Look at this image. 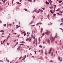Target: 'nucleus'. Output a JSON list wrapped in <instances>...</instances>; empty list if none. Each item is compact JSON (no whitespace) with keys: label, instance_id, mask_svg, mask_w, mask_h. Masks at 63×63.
Listing matches in <instances>:
<instances>
[{"label":"nucleus","instance_id":"1","mask_svg":"<svg viewBox=\"0 0 63 63\" xmlns=\"http://www.w3.org/2000/svg\"><path fill=\"white\" fill-rule=\"evenodd\" d=\"M32 36V38H33L34 40H35V37H36V35H35V34H34L33 35H33L32 34L31 35Z\"/></svg>","mask_w":63,"mask_h":63},{"label":"nucleus","instance_id":"2","mask_svg":"<svg viewBox=\"0 0 63 63\" xmlns=\"http://www.w3.org/2000/svg\"><path fill=\"white\" fill-rule=\"evenodd\" d=\"M50 32L48 31L47 30L46 32V35H49V34H50Z\"/></svg>","mask_w":63,"mask_h":63},{"label":"nucleus","instance_id":"3","mask_svg":"<svg viewBox=\"0 0 63 63\" xmlns=\"http://www.w3.org/2000/svg\"><path fill=\"white\" fill-rule=\"evenodd\" d=\"M54 39H55V37H54L53 38H51V42L52 43L53 41H54Z\"/></svg>","mask_w":63,"mask_h":63},{"label":"nucleus","instance_id":"4","mask_svg":"<svg viewBox=\"0 0 63 63\" xmlns=\"http://www.w3.org/2000/svg\"><path fill=\"white\" fill-rule=\"evenodd\" d=\"M31 41H32V39H31V38L30 37L29 38V42H31Z\"/></svg>","mask_w":63,"mask_h":63},{"label":"nucleus","instance_id":"5","mask_svg":"<svg viewBox=\"0 0 63 63\" xmlns=\"http://www.w3.org/2000/svg\"><path fill=\"white\" fill-rule=\"evenodd\" d=\"M47 42L49 44L50 43V41H49V39H48L47 40Z\"/></svg>","mask_w":63,"mask_h":63},{"label":"nucleus","instance_id":"6","mask_svg":"<svg viewBox=\"0 0 63 63\" xmlns=\"http://www.w3.org/2000/svg\"><path fill=\"white\" fill-rule=\"evenodd\" d=\"M45 3L46 4H48V5L49 4V2L47 1Z\"/></svg>","mask_w":63,"mask_h":63},{"label":"nucleus","instance_id":"7","mask_svg":"<svg viewBox=\"0 0 63 63\" xmlns=\"http://www.w3.org/2000/svg\"><path fill=\"white\" fill-rule=\"evenodd\" d=\"M46 34V33L45 32L44 33H43V34H42V36H44V35H45V34Z\"/></svg>","mask_w":63,"mask_h":63},{"label":"nucleus","instance_id":"8","mask_svg":"<svg viewBox=\"0 0 63 63\" xmlns=\"http://www.w3.org/2000/svg\"><path fill=\"white\" fill-rule=\"evenodd\" d=\"M50 12L51 13V14H53L54 12H52V10H50Z\"/></svg>","mask_w":63,"mask_h":63},{"label":"nucleus","instance_id":"9","mask_svg":"<svg viewBox=\"0 0 63 63\" xmlns=\"http://www.w3.org/2000/svg\"><path fill=\"white\" fill-rule=\"evenodd\" d=\"M42 23L41 22V23H40V22H38V23H37L36 24V25H38L39 24H42Z\"/></svg>","mask_w":63,"mask_h":63},{"label":"nucleus","instance_id":"10","mask_svg":"<svg viewBox=\"0 0 63 63\" xmlns=\"http://www.w3.org/2000/svg\"><path fill=\"white\" fill-rule=\"evenodd\" d=\"M20 47H21L19 46L18 48L17 49V50H18Z\"/></svg>","mask_w":63,"mask_h":63},{"label":"nucleus","instance_id":"11","mask_svg":"<svg viewBox=\"0 0 63 63\" xmlns=\"http://www.w3.org/2000/svg\"><path fill=\"white\" fill-rule=\"evenodd\" d=\"M29 40V38H27L26 39V41L27 42Z\"/></svg>","mask_w":63,"mask_h":63},{"label":"nucleus","instance_id":"12","mask_svg":"<svg viewBox=\"0 0 63 63\" xmlns=\"http://www.w3.org/2000/svg\"><path fill=\"white\" fill-rule=\"evenodd\" d=\"M41 33H43V28H42L41 29Z\"/></svg>","mask_w":63,"mask_h":63},{"label":"nucleus","instance_id":"13","mask_svg":"<svg viewBox=\"0 0 63 63\" xmlns=\"http://www.w3.org/2000/svg\"><path fill=\"white\" fill-rule=\"evenodd\" d=\"M62 2V0L59 1V3H61Z\"/></svg>","mask_w":63,"mask_h":63},{"label":"nucleus","instance_id":"14","mask_svg":"<svg viewBox=\"0 0 63 63\" xmlns=\"http://www.w3.org/2000/svg\"><path fill=\"white\" fill-rule=\"evenodd\" d=\"M33 21H32L30 23V24H32V23H33Z\"/></svg>","mask_w":63,"mask_h":63},{"label":"nucleus","instance_id":"15","mask_svg":"<svg viewBox=\"0 0 63 63\" xmlns=\"http://www.w3.org/2000/svg\"><path fill=\"white\" fill-rule=\"evenodd\" d=\"M3 26H5V27L6 26H7V25L6 24H4Z\"/></svg>","mask_w":63,"mask_h":63},{"label":"nucleus","instance_id":"16","mask_svg":"<svg viewBox=\"0 0 63 63\" xmlns=\"http://www.w3.org/2000/svg\"><path fill=\"white\" fill-rule=\"evenodd\" d=\"M0 32H4V30H1L0 31Z\"/></svg>","mask_w":63,"mask_h":63},{"label":"nucleus","instance_id":"17","mask_svg":"<svg viewBox=\"0 0 63 63\" xmlns=\"http://www.w3.org/2000/svg\"><path fill=\"white\" fill-rule=\"evenodd\" d=\"M17 4H21V3H19V2H17Z\"/></svg>","mask_w":63,"mask_h":63},{"label":"nucleus","instance_id":"18","mask_svg":"<svg viewBox=\"0 0 63 63\" xmlns=\"http://www.w3.org/2000/svg\"><path fill=\"white\" fill-rule=\"evenodd\" d=\"M38 40H39V42H40V41H41V40H40V38H39Z\"/></svg>","mask_w":63,"mask_h":63},{"label":"nucleus","instance_id":"19","mask_svg":"<svg viewBox=\"0 0 63 63\" xmlns=\"http://www.w3.org/2000/svg\"><path fill=\"white\" fill-rule=\"evenodd\" d=\"M39 47H41V48H42V46L41 45H40L39 46Z\"/></svg>","mask_w":63,"mask_h":63},{"label":"nucleus","instance_id":"20","mask_svg":"<svg viewBox=\"0 0 63 63\" xmlns=\"http://www.w3.org/2000/svg\"><path fill=\"white\" fill-rule=\"evenodd\" d=\"M5 2H6V0H4L3 1V2L4 3H5Z\"/></svg>","mask_w":63,"mask_h":63},{"label":"nucleus","instance_id":"21","mask_svg":"<svg viewBox=\"0 0 63 63\" xmlns=\"http://www.w3.org/2000/svg\"><path fill=\"white\" fill-rule=\"evenodd\" d=\"M24 10L26 11H27V9H24Z\"/></svg>","mask_w":63,"mask_h":63},{"label":"nucleus","instance_id":"22","mask_svg":"<svg viewBox=\"0 0 63 63\" xmlns=\"http://www.w3.org/2000/svg\"><path fill=\"white\" fill-rule=\"evenodd\" d=\"M22 58V57H20L19 58V59H21Z\"/></svg>","mask_w":63,"mask_h":63},{"label":"nucleus","instance_id":"23","mask_svg":"<svg viewBox=\"0 0 63 63\" xmlns=\"http://www.w3.org/2000/svg\"><path fill=\"white\" fill-rule=\"evenodd\" d=\"M14 1V0H13L12 1V4H13Z\"/></svg>","mask_w":63,"mask_h":63},{"label":"nucleus","instance_id":"24","mask_svg":"<svg viewBox=\"0 0 63 63\" xmlns=\"http://www.w3.org/2000/svg\"><path fill=\"white\" fill-rule=\"evenodd\" d=\"M54 12H55V9L54 8Z\"/></svg>","mask_w":63,"mask_h":63},{"label":"nucleus","instance_id":"25","mask_svg":"<svg viewBox=\"0 0 63 63\" xmlns=\"http://www.w3.org/2000/svg\"><path fill=\"white\" fill-rule=\"evenodd\" d=\"M16 26L17 27H20V26H18V25H16Z\"/></svg>","mask_w":63,"mask_h":63},{"label":"nucleus","instance_id":"26","mask_svg":"<svg viewBox=\"0 0 63 63\" xmlns=\"http://www.w3.org/2000/svg\"><path fill=\"white\" fill-rule=\"evenodd\" d=\"M63 23H61V24H60V25H63Z\"/></svg>","mask_w":63,"mask_h":63},{"label":"nucleus","instance_id":"27","mask_svg":"<svg viewBox=\"0 0 63 63\" xmlns=\"http://www.w3.org/2000/svg\"><path fill=\"white\" fill-rule=\"evenodd\" d=\"M51 49H52V48H50V50L49 51H51Z\"/></svg>","mask_w":63,"mask_h":63},{"label":"nucleus","instance_id":"28","mask_svg":"<svg viewBox=\"0 0 63 63\" xmlns=\"http://www.w3.org/2000/svg\"><path fill=\"white\" fill-rule=\"evenodd\" d=\"M26 55L25 56V57L24 58V59H25V58H26Z\"/></svg>","mask_w":63,"mask_h":63},{"label":"nucleus","instance_id":"29","mask_svg":"<svg viewBox=\"0 0 63 63\" xmlns=\"http://www.w3.org/2000/svg\"><path fill=\"white\" fill-rule=\"evenodd\" d=\"M58 60H59V61H60V57H59H59H58Z\"/></svg>","mask_w":63,"mask_h":63},{"label":"nucleus","instance_id":"30","mask_svg":"<svg viewBox=\"0 0 63 63\" xmlns=\"http://www.w3.org/2000/svg\"><path fill=\"white\" fill-rule=\"evenodd\" d=\"M9 25L10 26H11V25H12V24H9Z\"/></svg>","mask_w":63,"mask_h":63},{"label":"nucleus","instance_id":"31","mask_svg":"<svg viewBox=\"0 0 63 63\" xmlns=\"http://www.w3.org/2000/svg\"><path fill=\"white\" fill-rule=\"evenodd\" d=\"M35 26V25H32L31 26Z\"/></svg>","mask_w":63,"mask_h":63},{"label":"nucleus","instance_id":"32","mask_svg":"<svg viewBox=\"0 0 63 63\" xmlns=\"http://www.w3.org/2000/svg\"><path fill=\"white\" fill-rule=\"evenodd\" d=\"M50 52H51V51H49V52L48 53L49 54H50Z\"/></svg>","mask_w":63,"mask_h":63},{"label":"nucleus","instance_id":"33","mask_svg":"<svg viewBox=\"0 0 63 63\" xmlns=\"http://www.w3.org/2000/svg\"><path fill=\"white\" fill-rule=\"evenodd\" d=\"M35 46H37V42H36L35 43Z\"/></svg>","mask_w":63,"mask_h":63},{"label":"nucleus","instance_id":"34","mask_svg":"<svg viewBox=\"0 0 63 63\" xmlns=\"http://www.w3.org/2000/svg\"><path fill=\"white\" fill-rule=\"evenodd\" d=\"M28 1H29L31 2H32V0H28Z\"/></svg>","mask_w":63,"mask_h":63},{"label":"nucleus","instance_id":"35","mask_svg":"<svg viewBox=\"0 0 63 63\" xmlns=\"http://www.w3.org/2000/svg\"><path fill=\"white\" fill-rule=\"evenodd\" d=\"M58 11H59V10H60V9L59 8L57 9Z\"/></svg>","mask_w":63,"mask_h":63},{"label":"nucleus","instance_id":"36","mask_svg":"<svg viewBox=\"0 0 63 63\" xmlns=\"http://www.w3.org/2000/svg\"><path fill=\"white\" fill-rule=\"evenodd\" d=\"M37 13H40V11H38V12H36Z\"/></svg>","mask_w":63,"mask_h":63},{"label":"nucleus","instance_id":"37","mask_svg":"<svg viewBox=\"0 0 63 63\" xmlns=\"http://www.w3.org/2000/svg\"><path fill=\"white\" fill-rule=\"evenodd\" d=\"M57 14L58 15H60V14L58 13H57Z\"/></svg>","mask_w":63,"mask_h":63},{"label":"nucleus","instance_id":"38","mask_svg":"<svg viewBox=\"0 0 63 63\" xmlns=\"http://www.w3.org/2000/svg\"><path fill=\"white\" fill-rule=\"evenodd\" d=\"M17 44H18V42H17L16 43V45H17Z\"/></svg>","mask_w":63,"mask_h":63},{"label":"nucleus","instance_id":"39","mask_svg":"<svg viewBox=\"0 0 63 63\" xmlns=\"http://www.w3.org/2000/svg\"><path fill=\"white\" fill-rule=\"evenodd\" d=\"M26 35V33H25L24 34V36H25Z\"/></svg>","mask_w":63,"mask_h":63},{"label":"nucleus","instance_id":"40","mask_svg":"<svg viewBox=\"0 0 63 63\" xmlns=\"http://www.w3.org/2000/svg\"><path fill=\"white\" fill-rule=\"evenodd\" d=\"M23 45V44H20V46H22V45Z\"/></svg>","mask_w":63,"mask_h":63},{"label":"nucleus","instance_id":"41","mask_svg":"<svg viewBox=\"0 0 63 63\" xmlns=\"http://www.w3.org/2000/svg\"><path fill=\"white\" fill-rule=\"evenodd\" d=\"M35 41H33V44H35Z\"/></svg>","mask_w":63,"mask_h":63},{"label":"nucleus","instance_id":"42","mask_svg":"<svg viewBox=\"0 0 63 63\" xmlns=\"http://www.w3.org/2000/svg\"><path fill=\"white\" fill-rule=\"evenodd\" d=\"M5 40H4L3 42V43H5Z\"/></svg>","mask_w":63,"mask_h":63},{"label":"nucleus","instance_id":"43","mask_svg":"<svg viewBox=\"0 0 63 63\" xmlns=\"http://www.w3.org/2000/svg\"><path fill=\"white\" fill-rule=\"evenodd\" d=\"M60 13H61V14H62L63 13V12H62V11H60Z\"/></svg>","mask_w":63,"mask_h":63},{"label":"nucleus","instance_id":"44","mask_svg":"<svg viewBox=\"0 0 63 63\" xmlns=\"http://www.w3.org/2000/svg\"><path fill=\"white\" fill-rule=\"evenodd\" d=\"M7 62H8V63H9V62H10V61H9V60H7Z\"/></svg>","mask_w":63,"mask_h":63},{"label":"nucleus","instance_id":"45","mask_svg":"<svg viewBox=\"0 0 63 63\" xmlns=\"http://www.w3.org/2000/svg\"><path fill=\"white\" fill-rule=\"evenodd\" d=\"M53 15L54 16H56V14H54Z\"/></svg>","mask_w":63,"mask_h":63},{"label":"nucleus","instance_id":"46","mask_svg":"<svg viewBox=\"0 0 63 63\" xmlns=\"http://www.w3.org/2000/svg\"><path fill=\"white\" fill-rule=\"evenodd\" d=\"M34 52L35 53V54H36V51H34Z\"/></svg>","mask_w":63,"mask_h":63},{"label":"nucleus","instance_id":"47","mask_svg":"<svg viewBox=\"0 0 63 63\" xmlns=\"http://www.w3.org/2000/svg\"><path fill=\"white\" fill-rule=\"evenodd\" d=\"M51 55H53V53H51Z\"/></svg>","mask_w":63,"mask_h":63},{"label":"nucleus","instance_id":"48","mask_svg":"<svg viewBox=\"0 0 63 63\" xmlns=\"http://www.w3.org/2000/svg\"><path fill=\"white\" fill-rule=\"evenodd\" d=\"M57 37V35H56L55 36V37L56 38Z\"/></svg>","mask_w":63,"mask_h":63},{"label":"nucleus","instance_id":"49","mask_svg":"<svg viewBox=\"0 0 63 63\" xmlns=\"http://www.w3.org/2000/svg\"><path fill=\"white\" fill-rule=\"evenodd\" d=\"M7 45H8V46H9V43H7Z\"/></svg>","mask_w":63,"mask_h":63},{"label":"nucleus","instance_id":"50","mask_svg":"<svg viewBox=\"0 0 63 63\" xmlns=\"http://www.w3.org/2000/svg\"><path fill=\"white\" fill-rule=\"evenodd\" d=\"M35 12H36V13H37V9H35Z\"/></svg>","mask_w":63,"mask_h":63},{"label":"nucleus","instance_id":"51","mask_svg":"<svg viewBox=\"0 0 63 63\" xmlns=\"http://www.w3.org/2000/svg\"><path fill=\"white\" fill-rule=\"evenodd\" d=\"M35 18V16H34L33 17V18Z\"/></svg>","mask_w":63,"mask_h":63},{"label":"nucleus","instance_id":"52","mask_svg":"<svg viewBox=\"0 0 63 63\" xmlns=\"http://www.w3.org/2000/svg\"><path fill=\"white\" fill-rule=\"evenodd\" d=\"M42 9H43V10H45V8H42Z\"/></svg>","mask_w":63,"mask_h":63},{"label":"nucleus","instance_id":"53","mask_svg":"<svg viewBox=\"0 0 63 63\" xmlns=\"http://www.w3.org/2000/svg\"><path fill=\"white\" fill-rule=\"evenodd\" d=\"M54 8H55V7H56V5H54Z\"/></svg>","mask_w":63,"mask_h":63},{"label":"nucleus","instance_id":"54","mask_svg":"<svg viewBox=\"0 0 63 63\" xmlns=\"http://www.w3.org/2000/svg\"><path fill=\"white\" fill-rule=\"evenodd\" d=\"M24 43V42H21V43Z\"/></svg>","mask_w":63,"mask_h":63},{"label":"nucleus","instance_id":"55","mask_svg":"<svg viewBox=\"0 0 63 63\" xmlns=\"http://www.w3.org/2000/svg\"><path fill=\"white\" fill-rule=\"evenodd\" d=\"M10 37V36H9L7 37V38H9Z\"/></svg>","mask_w":63,"mask_h":63},{"label":"nucleus","instance_id":"56","mask_svg":"<svg viewBox=\"0 0 63 63\" xmlns=\"http://www.w3.org/2000/svg\"><path fill=\"white\" fill-rule=\"evenodd\" d=\"M2 21L0 20V23H2Z\"/></svg>","mask_w":63,"mask_h":63},{"label":"nucleus","instance_id":"57","mask_svg":"<svg viewBox=\"0 0 63 63\" xmlns=\"http://www.w3.org/2000/svg\"><path fill=\"white\" fill-rule=\"evenodd\" d=\"M53 61H52L51 60V61H50V62H52Z\"/></svg>","mask_w":63,"mask_h":63},{"label":"nucleus","instance_id":"58","mask_svg":"<svg viewBox=\"0 0 63 63\" xmlns=\"http://www.w3.org/2000/svg\"><path fill=\"white\" fill-rule=\"evenodd\" d=\"M1 44H3V43H2V41L1 42Z\"/></svg>","mask_w":63,"mask_h":63},{"label":"nucleus","instance_id":"59","mask_svg":"<svg viewBox=\"0 0 63 63\" xmlns=\"http://www.w3.org/2000/svg\"><path fill=\"white\" fill-rule=\"evenodd\" d=\"M53 6H51V9H53Z\"/></svg>","mask_w":63,"mask_h":63},{"label":"nucleus","instance_id":"60","mask_svg":"<svg viewBox=\"0 0 63 63\" xmlns=\"http://www.w3.org/2000/svg\"><path fill=\"white\" fill-rule=\"evenodd\" d=\"M29 33V32H27V34H28Z\"/></svg>","mask_w":63,"mask_h":63},{"label":"nucleus","instance_id":"61","mask_svg":"<svg viewBox=\"0 0 63 63\" xmlns=\"http://www.w3.org/2000/svg\"><path fill=\"white\" fill-rule=\"evenodd\" d=\"M45 53L46 55H47V52H45Z\"/></svg>","mask_w":63,"mask_h":63},{"label":"nucleus","instance_id":"62","mask_svg":"<svg viewBox=\"0 0 63 63\" xmlns=\"http://www.w3.org/2000/svg\"><path fill=\"white\" fill-rule=\"evenodd\" d=\"M41 12H43V10H42V11H41Z\"/></svg>","mask_w":63,"mask_h":63},{"label":"nucleus","instance_id":"63","mask_svg":"<svg viewBox=\"0 0 63 63\" xmlns=\"http://www.w3.org/2000/svg\"><path fill=\"white\" fill-rule=\"evenodd\" d=\"M27 47L29 48V46H28V45L27 46Z\"/></svg>","mask_w":63,"mask_h":63},{"label":"nucleus","instance_id":"64","mask_svg":"<svg viewBox=\"0 0 63 63\" xmlns=\"http://www.w3.org/2000/svg\"><path fill=\"white\" fill-rule=\"evenodd\" d=\"M32 57H33V58H34V57L33 56H32Z\"/></svg>","mask_w":63,"mask_h":63}]
</instances>
